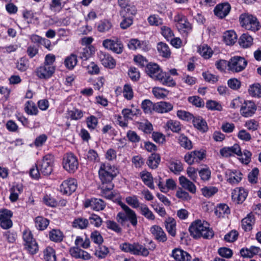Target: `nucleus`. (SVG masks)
Instances as JSON below:
<instances>
[{"label":"nucleus","mask_w":261,"mask_h":261,"mask_svg":"<svg viewBox=\"0 0 261 261\" xmlns=\"http://www.w3.org/2000/svg\"><path fill=\"white\" fill-rule=\"evenodd\" d=\"M208 224L200 220L193 222L189 226L190 235L195 239L202 237L205 239H211L214 236V232L208 226Z\"/></svg>","instance_id":"f257e3e1"},{"label":"nucleus","mask_w":261,"mask_h":261,"mask_svg":"<svg viewBox=\"0 0 261 261\" xmlns=\"http://www.w3.org/2000/svg\"><path fill=\"white\" fill-rule=\"evenodd\" d=\"M117 173L118 171L114 166L109 164H101L98 170V175L101 186L113 184L112 180L117 176Z\"/></svg>","instance_id":"f03ea898"},{"label":"nucleus","mask_w":261,"mask_h":261,"mask_svg":"<svg viewBox=\"0 0 261 261\" xmlns=\"http://www.w3.org/2000/svg\"><path fill=\"white\" fill-rule=\"evenodd\" d=\"M119 205L123 212H119L117 214L116 217L117 222L122 225H124L126 221H129L133 226H136L138 221L135 212L122 202H120Z\"/></svg>","instance_id":"7ed1b4c3"},{"label":"nucleus","mask_w":261,"mask_h":261,"mask_svg":"<svg viewBox=\"0 0 261 261\" xmlns=\"http://www.w3.org/2000/svg\"><path fill=\"white\" fill-rule=\"evenodd\" d=\"M239 21L241 25L248 30L255 32L258 31L260 27L256 17L248 13L241 14L239 17Z\"/></svg>","instance_id":"20e7f679"},{"label":"nucleus","mask_w":261,"mask_h":261,"mask_svg":"<svg viewBox=\"0 0 261 261\" xmlns=\"http://www.w3.org/2000/svg\"><path fill=\"white\" fill-rule=\"evenodd\" d=\"M54 156L48 154L43 156V159L37 162L39 171L44 176L49 175L53 171Z\"/></svg>","instance_id":"39448f33"},{"label":"nucleus","mask_w":261,"mask_h":261,"mask_svg":"<svg viewBox=\"0 0 261 261\" xmlns=\"http://www.w3.org/2000/svg\"><path fill=\"white\" fill-rule=\"evenodd\" d=\"M247 61L241 56H234L228 62V69L233 72H239L243 70L247 65Z\"/></svg>","instance_id":"423d86ee"},{"label":"nucleus","mask_w":261,"mask_h":261,"mask_svg":"<svg viewBox=\"0 0 261 261\" xmlns=\"http://www.w3.org/2000/svg\"><path fill=\"white\" fill-rule=\"evenodd\" d=\"M63 166L68 172L74 173L79 166L77 158L72 153L66 154L63 158Z\"/></svg>","instance_id":"0eeeda50"},{"label":"nucleus","mask_w":261,"mask_h":261,"mask_svg":"<svg viewBox=\"0 0 261 261\" xmlns=\"http://www.w3.org/2000/svg\"><path fill=\"white\" fill-rule=\"evenodd\" d=\"M103 46L115 53L120 54L123 50V45L121 40L118 38L115 40L106 39L102 42Z\"/></svg>","instance_id":"6e6552de"},{"label":"nucleus","mask_w":261,"mask_h":261,"mask_svg":"<svg viewBox=\"0 0 261 261\" xmlns=\"http://www.w3.org/2000/svg\"><path fill=\"white\" fill-rule=\"evenodd\" d=\"M55 71V66H49L47 65L43 64L36 68L35 73L38 78L47 79L53 75Z\"/></svg>","instance_id":"1a4fd4ad"},{"label":"nucleus","mask_w":261,"mask_h":261,"mask_svg":"<svg viewBox=\"0 0 261 261\" xmlns=\"http://www.w3.org/2000/svg\"><path fill=\"white\" fill-rule=\"evenodd\" d=\"M77 188V181L74 178L64 180L60 187V191L64 194L70 195Z\"/></svg>","instance_id":"9d476101"},{"label":"nucleus","mask_w":261,"mask_h":261,"mask_svg":"<svg viewBox=\"0 0 261 261\" xmlns=\"http://www.w3.org/2000/svg\"><path fill=\"white\" fill-rule=\"evenodd\" d=\"M176 27L179 31L188 33L191 30V24L187 21V18L182 14H178L174 18Z\"/></svg>","instance_id":"9b49d317"},{"label":"nucleus","mask_w":261,"mask_h":261,"mask_svg":"<svg viewBox=\"0 0 261 261\" xmlns=\"http://www.w3.org/2000/svg\"><path fill=\"white\" fill-rule=\"evenodd\" d=\"M256 111V106L253 101H245L241 108V115L245 117L252 116Z\"/></svg>","instance_id":"f8f14e48"},{"label":"nucleus","mask_w":261,"mask_h":261,"mask_svg":"<svg viewBox=\"0 0 261 261\" xmlns=\"http://www.w3.org/2000/svg\"><path fill=\"white\" fill-rule=\"evenodd\" d=\"M145 70L147 74L155 80H158L163 77V72L156 64H147Z\"/></svg>","instance_id":"ddd939ff"},{"label":"nucleus","mask_w":261,"mask_h":261,"mask_svg":"<svg viewBox=\"0 0 261 261\" xmlns=\"http://www.w3.org/2000/svg\"><path fill=\"white\" fill-rule=\"evenodd\" d=\"M12 216V213L8 210L0 211V225L4 229H9L12 226V222L10 218Z\"/></svg>","instance_id":"4468645a"},{"label":"nucleus","mask_w":261,"mask_h":261,"mask_svg":"<svg viewBox=\"0 0 261 261\" xmlns=\"http://www.w3.org/2000/svg\"><path fill=\"white\" fill-rule=\"evenodd\" d=\"M84 205L86 207H91L94 211H100L104 209L106 204L101 199L91 198L85 201Z\"/></svg>","instance_id":"2eb2a0df"},{"label":"nucleus","mask_w":261,"mask_h":261,"mask_svg":"<svg viewBox=\"0 0 261 261\" xmlns=\"http://www.w3.org/2000/svg\"><path fill=\"white\" fill-rule=\"evenodd\" d=\"M230 9V5L228 3H225L217 5L214 12L215 15L220 18H223L228 14Z\"/></svg>","instance_id":"dca6fc26"},{"label":"nucleus","mask_w":261,"mask_h":261,"mask_svg":"<svg viewBox=\"0 0 261 261\" xmlns=\"http://www.w3.org/2000/svg\"><path fill=\"white\" fill-rule=\"evenodd\" d=\"M150 231L155 239L159 242H165L167 238L163 229L158 225H153L150 228Z\"/></svg>","instance_id":"f3484780"},{"label":"nucleus","mask_w":261,"mask_h":261,"mask_svg":"<svg viewBox=\"0 0 261 261\" xmlns=\"http://www.w3.org/2000/svg\"><path fill=\"white\" fill-rule=\"evenodd\" d=\"M172 255L177 261H189L191 256L188 252L179 248H175L172 250Z\"/></svg>","instance_id":"a211bd4d"},{"label":"nucleus","mask_w":261,"mask_h":261,"mask_svg":"<svg viewBox=\"0 0 261 261\" xmlns=\"http://www.w3.org/2000/svg\"><path fill=\"white\" fill-rule=\"evenodd\" d=\"M231 194L232 199L237 203H242L247 196V193L243 188L233 190Z\"/></svg>","instance_id":"6ab92c4d"},{"label":"nucleus","mask_w":261,"mask_h":261,"mask_svg":"<svg viewBox=\"0 0 261 261\" xmlns=\"http://www.w3.org/2000/svg\"><path fill=\"white\" fill-rule=\"evenodd\" d=\"M193 125L202 133L207 131L208 127L206 122L200 116L193 117L192 119Z\"/></svg>","instance_id":"aec40b11"},{"label":"nucleus","mask_w":261,"mask_h":261,"mask_svg":"<svg viewBox=\"0 0 261 261\" xmlns=\"http://www.w3.org/2000/svg\"><path fill=\"white\" fill-rule=\"evenodd\" d=\"M119 13L121 17H131L137 13V9L135 6L127 5L124 7H121Z\"/></svg>","instance_id":"412c9836"},{"label":"nucleus","mask_w":261,"mask_h":261,"mask_svg":"<svg viewBox=\"0 0 261 261\" xmlns=\"http://www.w3.org/2000/svg\"><path fill=\"white\" fill-rule=\"evenodd\" d=\"M101 64L106 67L114 68L116 66V62L112 57L108 54H103L100 57Z\"/></svg>","instance_id":"4be33fe9"},{"label":"nucleus","mask_w":261,"mask_h":261,"mask_svg":"<svg viewBox=\"0 0 261 261\" xmlns=\"http://www.w3.org/2000/svg\"><path fill=\"white\" fill-rule=\"evenodd\" d=\"M253 39L247 33L243 34L239 39V45L244 48H249L253 44Z\"/></svg>","instance_id":"5701e85b"},{"label":"nucleus","mask_w":261,"mask_h":261,"mask_svg":"<svg viewBox=\"0 0 261 261\" xmlns=\"http://www.w3.org/2000/svg\"><path fill=\"white\" fill-rule=\"evenodd\" d=\"M179 180L180 184L184 188L188 190L192 193H195L196 188L192 182L184 176L179 177Z\"/></svg>","instance_id":"b1692460"},{"label":"nucleus","mask_w":261,"mask_h":261,"mask_svg":"<svg viewBox=\"0 0 261 261\" xmlns=\"http://www.w3.org/2000/svg\"><path fill=\"white\" fill-rule=\"evenodd\" d=\"M154 108L155 111L158 113H167L172 110L173 106L169 102L161 101L155 103Z\"/></svg>","instance_id":"393cba45"},{"label":"nucleus","mask_w":261,"mask_h":261,"mask_svg":"<svg viewBox=\"0 0 261 261\" xmlns=\"http://www.w3.org/2000/svg\"><path fill=\"white\" fill-rule=\"evenodd\" d=\"M255 222L254 215L252 213L249 214L246 217L242 220V227L245 231H249L252 229V225Z\"/></svg>","instance_id":"a878e982"},{"label":"nucleus","mask_w":261,"mask_h":261,"mask_svg":"<svg viewBox=\"0 0 261 261\" xmlns=\"http://www.w3.org/2000/svg\"><path fill=\"white\" fill-rule=\"evenodd\" d=\"M120 248L124 252H129L133 254V252H136L138 249L141 248V245L138 243L133 244L124 243L120 245Z\"/></svg>","instance_id":"bb28decb"},{"label":"nucleus","mask_w":261,"mask_h":261,"mask_svg":"<svg viewBox=\"0 0 261 261\" xmlns=\"http://www.w3.org/2000/svg\"><path fill=\"white\" fill-rule=\"evenodd\" d=\"M71 255L76 258H83L85 260L90 258V255L86 251L78 247L73 248L70 250Z\"/></svg>","instance_id":"cd10ccee"},{"label":"nucleus","mask_w":261,"mask_h":261,"mask_svg":"<svg viewBox=\"0 0 261 261\" xmlns=\"http://www.w3.org/2000/svg\"><path fill=\"white\" fill-rule=\"evenodd\" d=\"M94 51V47L93 46H86L83 48L80 53V58L82 60V62H86Z\"/></svg>","instance_id":"c85d7f7f"},{"label":"nucleus","mask_w":261,"mask_h":261,"mask_svg":"<svg viewBox=\"0 0 261 261\" xmlns=\"http://www.w3.org/2000/svg\"><path fill=\"white\" fill-rule=\"evenodd\" d=\"M165 225L169 234L172 237H175L176 235L175 220L173 218L169 217L165 221Z\"/></svg>","instance_id":"c756f323"},{"label":"nucleus","mask_w":261,"mask_h":261,"mask_svg":"<svg viewBox=\"0 0 261 261\" xmlns=\"http://www.w3.org/2000/svg\"><path fill=\"white\" fill-rule=\"evenodd\" d=\"M114 187V184H110V185H108L101 186V195L108 199H112L115 197L114 194L112 191Z\"/></svg>","instance_id":"7c9ffc66"},{"label":"nucleus","mask_w":261,"mask_h":261,"mask_svg":"<svg viewBox=\"0 0 261 261\" xmlns=\"http://www.w3.org/2000/svg\"><path fill=\"white\" fill-rule=\"evenodd\" d=\"M237 39V35L233 31H226L223 36V40L227 45H232Z\"/></svg>","instance_id":"2f4dec72"},{"label":"nucleus","mask_w":261,"mask_h":261,"mask_svg":"<svg viewBox=\"0 0 261 261\" xmlns=\"http://www.w3.org/2000/svg\"><path fill=\"white\" fill-rule=\"evenodd\" d=\"M140 176L144 184L151 189H154V186L153 183V178L151 174L147 172H142Z\"/></svg>","instance_id":"473e14b6"},{"label":"nucleus","mask_w":261,"mask_h":261,"mask_svg":"<svg viewBox=\"0 0 261 261\" xmlns=\"http://www.w3.org/2000/svg\"><path fill=\"white\" fill-rule=\"evenodd\" d=\"M170 170L176 174L179 173L183 170L182 165L179 160H172L169 163Z\"/></svg>","instance_id":"72a5a7b5"},{"label":"nucleus","mask_w":261,"mask_h":261,"mask_svg":"<svg viewBox=\"0 0 261 261\" xmlns=\"http://www.w3.org/2000/svg\"><path fill=\"white\" fill-rule=\"evenodd\" d=\"M160 160L161 158L159 154L152 153L149 156L147 164L151 169H155L158 167Z\"/></svg>","instance_id":"f704fd0d"},{"label":"nucleus","mask_w":261,"mask_h":261,"mask_svg":"<svg viewBox=\"0 0 261 261\" xmlns=\"http://www.w3.org/2000/svg\"><path fill=\"white\" fill-rule=\"evenodd\" d=\"M157 49L160 55L163 57L168 58L171 55L170 50L167 44L162 42H159L157 45Z\"/></svg>","instance_id":"c9c22d12"},{"label":"nucleus","mask_w":261,"mask_h":261,"mask_svg":"<svg viewBox=\"0 0 261 261\" xmlns=\"http://www.w3.org/2000/svg\"><path fill=\"white\" fill-rule=\"evenodd\" d=\"M50 240L55 242H61L62 241L64 235L59 229H53L49 233Z\"/></svg>","instance_id":"e433bc0d"},{"label":"nucleus","mask_w":261,"mask_h":261,"mask_svg":"<svg viewBox=\"0 0 261 261\" xmlns=\"http://www.w3.org/2000/svg\"><path fill=\"white\" fill-rule=\"evenodd\" d=\"M77 62L76 55L72 54L68 57H66L64 61L65 66L68 69H72L76 66Z\"/></svg>","instance_id":"4c0bfd02"},{"label":"nucleus","mask_w":261,"mask_h":261,"mask_svg":"<svg viewBox=\"0 0 261 261\" xmlns=\"http://www.w3.org/2000/svg\"><path fill=\"white\" fill-rule=\"evenodd\" d=\"M82 65L83 67L86 68L88 73L91 74H97L99 72L98 66L93 62H91L89 64H87L86 62H82Z\"/></svg>","instance_id":"58836bf2"},{"label":"nucleus","mask_w":261,"mask_h":261,"mask_svg":"<svg viewBox=\"0 0 261 261\" xmlns=\"http://www.w3.org/2000/svg\"><path fill=\"white\" fill-rule=\"evenodd\" d=\"M43 254L45 261H56L55 251L53 248L47 247L43 251Z\"/></svg>","instance_id":"ea45409f"},{"label":"nucleus","mask_w":261,"mask_h":261,"mask_svg":"<svg viewBox=\"0 0 261 261\" xmlns=\"http://www.w3.org/2000/svg\"><path fill=\"white\" fill-rule=\"evenodd\" d=\"M178 141L180 145L185 149L190 150L192 148L191 141L184 134H180L178 137Z\"/></svg>","instance_id":"a19ab883"},{"label":"nucleus","mask_w":261,"mask_h":261,"mask_svg":"<svg viewBox=\"0 0 261 261\" xmlns=\"http://www.w3.org/2000/svg\"><path fill=\"white\" fill-rule=\"evenodd\" d=\"M49 220L42 217H37L35 219V226L38 229L43 230L49 225Z\"/></svg>","instance_id":"79ce46f5"},{"label":"nucleus","mask_w":261,"mask_h":261,"mask_svg":"<svg viewBox=\"0 0 261 261\" xmlns=\"http://www.w3.org/2000/svg\"><path fill=\"white\" fill-rule=\"evenodd\" d=\"M137 124L138 128L146 134H150L153 130L152 124L147 120L137 122Z\"/></svg>","instance_id":"37998d69"},{"label":"nucleus","mask_w":261,"mask_h":261,"mask_svg":"<svg viewBox=\"0 0 261 261\" xmlns=\"http://www.w3.org/2000/svg\"><path fill=\"white\" fill-rule=\"evenodd\" d=\"M249 94L253 97H261V85L255 84L250 86L248 89Z\"/></svg>","instance_id":"c03bdc74"},{"label":"nucleus","mask_w":261,"mask_h":261,"mask_svg":"<svg viewBox=\"0 0 261 261\" xmlns=\"http://www.w3.org/2000/svg\"><path fill=\"white\" fill-rule=\"evenodd\" d=\"M24 110L29 115H37L38 112L35 103L31 100L28 101L25 103Z\"/></svg>","instance_id":"a18cd8bd"},{"label":"nucleus","mask_w":261,"mask_h":261,"mask_svg":"<svg viewBox=\"0 0 261 261\" xmlns=\"http://www.w3.org/2000/svg\"><path fill=\"white\" fill-rule=\"evenodd\" d=\"M142 108L145 113H151L152 111H155V103L153 104L150 100H143L141 105Z\"/></svg>","instance_id":"49530a36"},{"label":"nucleus","mask_w":261,"mask_h":261,"mask_svg":"<svg viewBox=\"0 0 261 261\" xmlns=\"http://www.w3.org/2000/svg\"><path fill=\"white\" fill-rule=\"evenodd\" d=\"M198 52L205 59L210 58L213 54L212 49L205 44H203L199 47Z\"/></svg>","instance_id":"de8ad7c7"},{"label":"nucleus","mask_w":261,"mask_h":261,"mask_svg":"<svg viewBox=\"0 0 261 261\" xmlns=\"http://www.w3.org/2000/svg\"><path fill=\"white\" fill-rule=\"evenodd\" d=\"M112 27L111 22L107 19L100 21L97 25V30L100 32H106L109 31Z\"/></svg>","instance_id":"09e8293b"},{"label":"nucleus","mask_w":261,"mask_h":261,"mask_svg":"<svg viewBox=\"0 0 261 261\" xmlns=\"http://www.w3.org/2000/svg\"><path fill=\"white\" fill-rule=\"evenodd\" d=\"M163 77L161 79H159L163 85L168 86H174L175 85L176 83L173 80V78L171 77L168 73L166 72H163Z\"/></svg>","instance_id":"8fccbe9b"},{"label":"nucleus","mask_w":261,"mask_h":261,"mask_svg":"<svg viewBox=\"0 0 261 261\" xmlns=\"http://www.w3.org/2000/svg\"><path fill=\"white\" fill-rule=\"evenodd\" d=\"M141 214L146 218L151 220H154L155 217L152 212L149 210L147 206L145 204H141L140 207Z\"/></svg>","instance_id":"3c124183"},{"label":"nucleus","mask_w":261,"mask_h":261,"mask_svg":"<svg viewBox=\"0 0 261 261\" xmlns=\"http://www.w3.org/2000/svg\"><path fill=\"white\" fill-rule=\"evenodd\" d=\"M140 111L138 109L132 110L129 109H124L122 111V114L126 120L133 119L134 116L140 114Z\"/></svg>","instance_id":"603ef678"},{"label":"nucleus","mask_w":261,"mask_h":261,"mask_svg":"<svg viewBox=\"0 0 261 261\" xmlns=\"http://www.w3.org/2000/svg\"><path fill=\"white\" fill-rule=\"evenodd\" d=\"M215 213L219 217L223 216V215L230 213V210L226 204H220L216 209Z\"/></svg>","instance_id":"864d4df0"},{"label":"nucleus","mask_w":261,"mask_h":261,"mask_svg":"<svg viewBox=\"0 0 261 261\" xmlns=\"http://www.w3.org/2000/svg\"><path fill=\"white\" fill-rule=\"evenodd\" d=\"M88 223L89 222L87 219L83 218H80L74 220V221L73 222L72 225L73 227L75 228L84 229L87 227Z\"/></svg>","instance_id":"5fc2aeb1"},{"label":"nucleus","mask_w":261,"mask_h":261,"mask_svg":"<svg viewBox=\"0 0 261 261\" xmlns=\"http://www.w3.org/2000/svg\"><path fill=\"white\" fill-rule=\"evenodd\" d=\"M29 67V61L24 58H21L16 64L17 69L20 71H25Z\"/></svg>","instance_id":"6e6d98bb"},{"label":"nucleus","mask_w":261,"mask_h":261,"mask_svg":"<svg viewBox=\"0 0 261 261\" xmlns=\"http://www.w3.org/2000/svg\"><path fill=\"white\" fill-rule=\"evenodd\" d=\"M24 245L25 249L31 254H35L38 251V246L35 240L28 244H24Z\"/></svg>","instance_id":"4d7b16f0"},{"label":"nucleus","mask_w":261,"mask_h":261,"mask_svg":"<svg viewBox=\"0 0 261 261\" xmlns=\"http://www.w3.org/2000/svg\"><path fill=\"white\" fill-rule=\"evenodd\" d=\"M242 174L239 171L231 172L227 181L230 184L238 183L242 179Z\"/></svg>","instance_id":"13d9d810"},{"label":"nucleus","mask_w":261,"mask_h":261,"mask_svg":"<svg viewBox=\"0 0 261 261\" xmlns=\"http://www.w3.org/2000/svg\"><path fill=\"white\" fill-rule=\"evenodd\" d=\"M167 126L173 132L178 133L181 129L180 123L176 121L170 120L167 123Z\"/></svg>","instance_id":"bf43d9fd"},{"label":"nucleus","mask_w":261,"mask_h":261,"mask_svg":"<svg viewBox=\"0 0 261 261\" xmlns=\"http://www.w3.org/2000/svg\"><path fill=\"white\" fill-rule=\"evenodd\" d=\"M218 192V189L215 187H205L202 189V194L206 197H210Z\"/></svg>","instance_id":"052dcab7"},{"label":"nucleus","mask_w":261,"mask_h":261,"mask_svg":"<svg viewBox=\"0 0 261 261\" xmlns=\"http://www.w3.org/2000/svg\"><path fill=\"white\" fill-rule=\"evenodd\" d=\"M189 102L197 107H203L204 106V101L198 96H191L188 98Z\"/></svg>","instance_id":"680f3d73"},{"label":"nucleus","mask_w":261,"mask_h":261,"mask_svg":"<svg viewBox=\"0 0 261 261\" xmlns=\"http://www.w3.org/2000/svg\"><path fill=\"white\" fill-rule=\"evenodd\" d=\"M70 118L72 120H79L83 117V112L82 111L74 109L68 112Z\"/></svg>","instance_id":"e2e57ef3"},{"label":"nucleus","mask_w":261,"mask_h":261,"mask_svg":"<svg viewBox=\"0 0 261 261\" xmlns=\"http://www.w3.org/2000/svg\"><path fill=\"white\" fill-rule=\"evenodd\" d=\"M125 200L127 203L133 208L140 207L139 201L136 196L127 197Z\"/></svg>","instance_id":"0e129e2a"},{"label":"nucleus","mask_w":261,"mask_h":261,"mask_svg":"<svg viewBox=\"0 0 261 261\" xmlns=\"http://www.w3.org/2000/svg\"><path fill=\"white\" fill-rule=\"evenodd\" d=\"M109 253V249L105 246H99L98 248L95 251V255L99 258H103L106 257Z\"/></svg>","instance_id":"69168bd1"},{"label":"nucleus","mask_w":261,"mask_h":261,"mask_svg":"<svg viewBox=\"0 0 261 261\" xmlns=\"http://www.w3.org/2000/svg\"><path fill=\"white\" fill-rule=\"evenodd\" d=\"M259 170L257 168H254L249 173L248 175V180L252 184H255L257 181Z\"/></svg>","instance_id":"338daca9"},{"label":"nucleus","mask_w":261,"mask_h":261,"mask_svg":"<svg viewBox=\"0 0 261 261\" xmlns=\"http://www.w3.org/2000/svg\"><path fill=\"white\" fill-rule=\"evenodd\" d=\"M43 202L45 204L50 207H55L57 204V201L50 195H45L43 198Z\"/></svg>","instance_id":"774afa93"}]
</instances>
